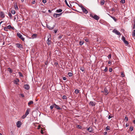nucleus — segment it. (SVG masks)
Returning <instances> with one entry per match:
<instances>
[{"instance_id":"1","label":"nucleus","mask_w":135,"mask_h":135,"mask_svg":"<svg viewBox=\"0 0 135 135\" xmlns=\"http://www.w3.org/2000/svg\"><path fill=\"white\" fill-rule=\"evenodd\" d=\"M109 87H107L104 88L103 91H102V92H103L105 95H107L109 93Z\"/></svg>"},{"instance_id":"2","label":"nucleus","mask_w":135,"mask_h":135,"mask_svg":"<svg viewBox=\"0 0 135 135\" xmlns=\"http://www.w3.org/2000/svg\"><path fill=\"white\" fill-rule=\"evenodd\" d=\"M51 36L50 35H48L47 37V43L48 45H50L51 43Z\"/></svg>"},{"instance_id":"3","label":"nucleus","mask_w":135,"mask_h":135,"mask_svg":"<svg viewBox=\"0 0 135 135\" xmlns=\"http://www.w3.org/2000/svg\"><path fill=\"white\" fill-rule=\"evenodd\" d=\"M90 17H91L92 18L96 20H98L99 19V17L95 15H93V14H90Z\"/></svg>"},{"instance_id":"4","label":"nucleus","mask_w":135,"mask_h":135,"mask_svg":"<svg viewBox=\"0 0 135 135\" xmlns=\"http://www.w3.org/2000/svg\"><path fill=\"white\" fill-rule=\"evenodd\" d=\"M17 36L23 41H24L25 38L23 37L22 35L20 33H17Z\"/></svg>"},{"instance_id":"5","label":"nucleus","mask_w":135,"mask_h":135,"mask_svg":"<svg viewBox=\"0 0 135 135\" xmlns=\"http://www.w3.org/2000/svg\"><path fill=\"white\" fill-rule=\"evenodd\" d=\"M84 13L86 14H87L88 13V11L82 6H81V7Z\"/></svg>"},{"instance_id":"6","label":"nucleus","mask_w":135,"mask_h":135,"mask_svg":"<svg viewBox=\"0 0 135 135\" xmlns=\"http://www.w3.org/2000/svg\"><path fill=\"white\" fill-rule=\"evenodd\" d=\"M112 32L118 35H121L120 33L115 29H114L113 30Z\"/></svg>"},{"instance_id":"7","label":"nucleus","mask_w":135,"mask_h":135,"mask_svg":"<svg viewBox=\"0 0 135 135\" xmlns=\"http://www.w3.org/2000/svg\"><path fill=\"white\" fill-rule=\"evenodd\" d=\"M122 40L123 41L125 44L128 45L129 44L128 42L125 40V38L124 36H123L122 37Z\"/></svg>"},{"instance_id":"8","label":"nucleus","mask_w":135,"mask_h":135,"mask_svg":"<svg viewBox=\"0 0 135 135\" xmlns=\"http://www.w3.org/2000/svg\"><path fill=\"white\" fill-rule=\"evenodd\" d=\"M62 13L59 14L54 13L53 14V16L55 18H57L60 16L62 15Z\"/></svg>"},{"instance_id":"9","label":"nucleus","mask_w":135,"mask_h":135,"mask_svg":"<svg viewBox=\"0 0 135 135\" xmlns=\"http://www.w3.org/2000/svg\"><path fill=\"white\" fill-rule=\"evenodd\" d=\"M16 45L17 47L19 49L23 48L22 45L20 44L17 43L16 44Z\"/></svg>"},{"instance_id":"10","label":"nucleus","mask_w":135,"mask_h":135,"mask_svg":"<svg viewBox=\"0 0 135 135\" xmlns=\"http://www.w3.org/2000/svg\"><path fill=\"white\" fill-rule=\"evenodd\" d=\"M54 107L57 109L58 110L62 109V108H60V107L58 105H56L55 104H54Z\"/></svg>"},{"instance_id":"11","label":"nucleus","mask_w":135,"mask_h":135,"mask_svg":"<svg viewBox=\"0 0 135 135\" xmlns=\"http://www.w3.org/2000/svg\"><path fill=\"white\" fill-rule=\"evenodd\" d=\"M89 105L90 106H95V102L93 101H90L89 103Z\"/></svg>"},{"instance_id":"12","label":"nucleus","mask_w":135,"mask_h":135,"mask_svg":"<svg viewBox=\"0 0 135 135\" xmlns=\"http://www.w3.org/2000/svg\"><path fill=\"white\" fill-rule=\"evenodd\" d=\"M30 87V86L28 84H26L24 86V88L26 90L29 89Z\"/></svg>"},{"instance_id":"13","label":"nucleus","mask_w":135,"mask_h":135,"mask_svg":"<svg viewBox=\"0 0 135 135\" xmlns=\"http://www.w3.org/2000/svg\"><path fill=\"white\" fill-rule=\"evenodd\" d=\"M17 126L18 128H19L21 127V122L20 121H18L16 123Z\"/></svg>"},{"instance_id":"14","label":"nucleus","mask_w":135,"mask_h":135,"mask_svg":"<svg viewBox=\"0 0 135 135\" xmlns=\"http://www.w3.org/2000/svg\"><path fill=\"white\" fill-rule=\"evenodd\" d=\"M0 15L1 17L3 18L5 17L4 13L3 12L1 11L0 12Z\"/></svg>"},{"instance_id":"15","label":"nucleus","mask_w":135,"mask_h":135,"mask_svg":"<svg viewBox=\"0 0 135 135\" xmlns=\"http://www.w3.org/2000/svg\"><path fill=\"white\" fill-rule=\"evenodd\" d=\"M47 28L50 30H51L54 28V26H51L50 25H47Z\"/></svg>"},{"instance_id":"16","label":"nucleus","mask_w":135,"mask_h":135,"mask_svg":"<svg viewBox=\"0 0 135 135\" xmlns=\"http://www.w3.org/2000/svg\"><path fill=\"white\" fill-rule=\"evenodd\" d=\"M19 81V80L18 79H17L16 80L13 81L14 83L16 84H18V82Z\"/></svg>"},{"instance_id":"17","label":"nucleus","mask_w":135,"mask_h":135,"mask_svg":"<svg viewBox=\"0 0 135 135\" xmlns=\"http://www.w3.org/2000/svg\"><path fill=\"white\" fill-rule=\"evenodd\" d=\"M108 15L110 17L112 18L116 22L117 21V19L115 17L112 16L109 14H108Z\"/></svg>"},{"instance_id":"18","label":"nucleus","mask_w":135,"mask_h":135,"mask_svg":"<svg viewBox=\"0 0 135 135\" xmlns=\"http://www.w3.org/2000/svg\"><path fill=\"white\" fill-rule=\"evenodd\" d=\"M87 130L88 131L90 132H92L93 131L92 128L90 127L87 128Z\"/></svg>"},{"instance_id":"19","label":"nucleus","mask_w":135,"mask_h":135,"mask_svg":"<svg viewBox=\"0 0 135 135\" xmlns=\"http://www.w3.org/2000/svg\"><path fill=\"white\" fill-rule=\"evenodd\" d=\"M30 110L28 109H27L26 112L25 113V114L27 116L29 114L30 112Z\"/></svg>"},{"instance_id":"20","label":"nucleus","mask_w":135,"mask_h":135,"mask_svg":"<svg viewBox=\"0 0 135 135\" xmlns=\"http://www.w3.org/2000/svg\"><path fill=\"white\" fill-rule=\"evenodd\" d=\"M62 10L61 9H57L56 11V12H58V13H60L62 12Z\"/></svg>"},{"instance_id":"21","label":"nucleus","mask_w":135,"mask_h":135,"mask_svg":"<svg viewBox=\"0 0 135 135\" xmlns=\"http://www.w3.org/2000/svg\"><path fill=\"white\" fill-rule=\"evenodd\" d=\"M8 71L10 73H12L13 72L12 70L10 68H8L7 69Z\"/></svg>"},{"instance_id":"22","label":"nucleus","mask_w":135,"mask_h":135,"mask_svg":"<svg viewBox=\"0 0 135 135\" xmlns=\"http://www.w3.org/2000/svg\"><path fill=\"white\" fill-rule=\"evenodd\" d=\"M105 1L104 0H102L100 2V4L101 5H103L104 4Z\"/></svg>"},{"instance_id":"23","label":"nucleus","mask_w":135,"mask_h":135,"mask_svg":"<svg viewBox=\"0 0 135 135\" xmlns=\"http://www.w3.org/2000/svg\"><path fill=\"white\" fill-rule=\"evenodd\" d=\"M37 35L36 34H34L32 36V37L33 38H36V37Z\"/></svg>"},{"instance_id":"24","label":"nucleus","mask_w":135,"mask_h":135,"mask_svg":"<svg viewBox=\"0 0 135 135\" xmlns=\"http://www.w3.org/2000/svg\"><path fill=\"white\" fill-rule=\"evenodd\" d=\"M33 102L32 101H30L28 103V105L30 106V105L31 104H33Z\"/></svg>"},{"instance_id":"25","label":"nucleus","mask_w":135,"mask_h":135,"mask_svg":"<svg viewBox=\"0 0 135 135\" xmlns=\"http://www.w3.org/2000/svg\"><path fill=\"white\" fill-rule=\"evenodd\" d=\"M84 43V41H80L79 44L80 45H82Z\"/></svg>"},{"instance_id":"26","label":"nucleus","mask_w":135,"mask_h":135,"mask_svg":"<svg viewBox=\"0 0 135 135\" xmlns=\"http://www.w3.org/2000/svg\"><path fill=\"white\" fill-rule=\"evenodd\" d=\"M84 39L85 40V41L86 42H88L89 41V40L88 38H86V37H84Z\"/></svg>"},{"instance_id":"27","label":"nucleus","mask_w":135,"mask_h":135,"mask_svg":"<svg viewBox=\"0 0 135 135\" xmlns=\"http://www.w3.org/2000/svg\"><path fill=\"white\" fill-rule=\"evenodd\" d=\"M132 35L133 37L135 36V30L133 31Z\"/></svg>"},{"instance_id":"28","label":"nucleus","mask_w":135,"mask_h":135,"mask_svg":"<svg viewBox=\"0 0 135 135\" xmlns=\"http://www.w3.org/2000/svg\"><path fill=\"white\" fill-rule=\"evenodd\" d=\"M18 73L19 74V75L20 76L22 77H23V74L20 72H19Z\"/></svg>"},{"instance_id":"29","label":"nucleus","mask_w":135,"mask_h":135,"mask_svg":"<svg viewBox=\"0 0 135 135\" xmlns=\"http://www.w3.org/2000/svg\"><path fill=\"white\" fill-rule=\"evenodd\" d=\"M68 75L69 76H71L73 75V74L71 73L70 72L68 73Z\"/></svg>"},{"instance_id":"30","label":"nucleus","mask_w":135,"mask_h":135,"mask_svg":"<svg viewBox=\"0 0 135 135\" xmlns=\"http://www.w3.org/2000/svg\"><path fill=\"white\" fill-rule=\"evenodd\" d=\"M125 2V0H121L120 1V2L122 4L124 3Z\"/></svg>"},{"instance_id":"31","label":"nucleus","mask_w":135,"mask_h":135,"mask_svg":"<svg viewBox=\"0 0 135 135\" xmlns=\"http://www.w3.org/2000/svg\"><path fill=\"white\" fill-rule=\"evenodd\" d=\"M12 28V26L10 25H9L8 26L7 28L8 29H11V28Z\"/></svg>"},{"instance_id":"32","label":"nucleus","mask_w":135,"mask_h":135,"mask_svg":"<svg viewBox=\"0 0 135 135\" xmlns=\"http://www.w3.org/2000/svg\"><path fill=\"white\" fill-rule=\"evenodd\" d=\"M11 13L13 14H15V13L16 12L15 11V10H12L11 11Z\"/></svg>"},{"instance_id":"33","label":"nucleus","mask_w":135,"mask_h":135,"mask_svg":"<svg viewBox=\"0 0 135 135\" xmlns=\"http://www.w3.org/2000/svg\"><path fill=\"white\" fill-rule=\"evenodd\" d=\"M106 131L109 130H110V127L109 126H107L106 128Z\"/></svg>"},{"instance_id":"34","label":"nucleus","mask_w":135,"mask_h":135,"mask_svg":"<svg viewBox=\"0 0 135 135\" xmlns=\"http://www.w3.org/2000/svg\"><path fill=\"white\" fill-rule=\"evenodd\" d=\"M62 98L63 99H66L67 97L66 95H63L62 97Z\"/></svg>"},{"instance_id":"35","label":"nucleus","mask_w":135,"mask_h":135,"mask_svg":"<svg viewBox=\"0 0 135 135\" xmlns=\"http://www.w3.org/2000/svg\"><path fill=\"white\" fill-rule=\"evenodd\" d=\"M75 92L76 94H78L79 92V90L78 89L75 90Z\"/></svg>"},{"instance_id":"36","label":"nucleus","mask_w":135,"mask_h":135,"mask_svg":"<svg viewBox=\"0 0 135 135\" xmlns=\"http://www.w3.org/2000/svg\"><path fill=\"white\" fill-rule=\"evenodd\" d=\"M14 7L16 9L18 10V7L17 5H14Z\"/></svg>"},{"instance_id":"37","label":"nucleus","mask_w":135,"mask_h":135,"mask_svg":"<svg viewBox=\"0 0 135 135\" xmlns=\"http://www.w3.org/2000/svg\"><path fill=\"white\" fill-rule=\"evenodd\" d=\"M8 16L10 18L12 17V15L10 13H8Z\"/></svg>"},{"instance_id":"38","label":"nucleus","mask_w":135,"mask_h":135,"mask_svg":"<svg viewBox=\"0 0 135 135\" xmlns=\"http://www.w3.org/2000/svg\"><path fill=\"white\" fill-rule=\"evenodd\" d=\"M54 104L53 105H51V106H50V109L51 110H52V109H53V108H54Z\"/></svg>"},{"instance_id":"39","label":"nucleus","mask_w":135,"mask_h":135,"mask_svg":"<svg viewBox=\"0 0 135 135\" xmlns=\"http://www.w3.org/2000/svg\"><path fill=\"white\" fill-rule=\"evenodd\" d=\"M65 3L66 4V5L68 6L69 7V4H68V2H67V0H65Z\"/></svg>"},{"instance_id":"40","label":"nucleus","mask_w":135,"mask_h":135,"mask_svg":"<svg viewBox=\"0 0 135 135\" xmlns=\"http://www.w3.org/2000/svg\"><path fill=\"white\" fill-rule=\"evenodd\" d=\"M130 129L131 131H132L133 130V127L132 126H131L130 127Z\"/></svg>"},{"instance_id":"41","label":"nucleus","mask_w":135,"mask_h":135,"mask_svg":"<svg viewBox=\"0 0 135 135\" xmlns=\"http://www.w3.org/2000/svg\"><path fill=\"white\" fill-rule=\"evenodd\" d=\"M108 68L107 67L105 68V69L104 70V71L105 72H106L108 70Z\"/></svg>"},{"instance_id":"42","label":"nucleus","mask_w":135,"mask_h":135,"mask_svg":"<svg viewBox=\"0 0 135 135\" xmlns=\"http://www.w3.org/2000/svg\"><path fill=\"white\" fill-rule=\"evenodd\" d=\"M133 21H134V24L133 25V28L135 29V19L133 20Z\"/></svg>"},{"instance_id":"43","label":"nucleus","mask_w":135,"mask_h":135,"mask_svg":"<svg viewBox=\"0 0 135 135\" xmlns=\"http://www.w3.org/2000/svg\"><path fill=\"white\" fill-rule=\"evenodd\" d=\"M26 116H27V115H26L25 114V115H23L22 116V118L23 119H24V118H25L26 117Z\"/></svg>"},{"instance_id":"44","label":"nucleus","mask_w":135,"mask_h":135,"mask_svg":"<svg viewBox=\"0 0 135 135\" xmlns=\"http://www.w3.org/2000/svg\"><path fill=\"white\" fill-rule=\"evenodd\" d=\"M121 75H122V77H124L125 76V75L122 72Z\"/></svg>"},{"instance_id":"45","label":"nucleus","mask_w":135,"mask_h":135,"mask_svg":"<svg viewBox=\"0 0 135 135\" xmlns=\"http://www.w3.org/2000/svg\"><path fill=\"white\" fill-rule=\"evenodd\" d=\"M108 58L109 59H111V55L110 54L108 56Z\"/></svg>"},{"instance_id":"46","label":"nucleus","mask_w":135,"mask_h":135,"mask_svg":"<svg viewBox=\"0 0 135 135\" xmlns=\"http://www.w3.org/2000/svg\"><path fill=\"white\" fill-rule=\"evenodd\" d=\"M125 120H126L127 121L128 120V118L126 116L125 117Z\"/></svg>"},{"instance_id":"47","label":"nucleus","mask_w":135,"mask_h":135,"mask_svg":"<svg viewBox=\"0 0 135 135\" xmlns=\"http://www.w3.org/2000/svg\"><path fill=\"white\" fill-rule=\"evenodd\" d=\"M77 128H79L81 129V127L80 126V125H78L77 126Z\"/></svg>"},{"instance_id":"48","label":"nucleus","mask_w":135,"mask_h":135,"mask_svg":"<svg viewBox=\"0 0 135 135\" xmlns=\"http://www.w3.org/2000/svg\"><path fill=\"white\" fill-rule=\"evenodd\" d=\"M42 2L44 3H45L46 2V0H42Z\"/></svg>"},{"instance_id":"49","label":"nucleus","mask_w":135,"mask_h":135,"mask_svg":"<svg viewBox=\"0 0 135 135\" xmlns=\"http://www.w3.org/2000/svg\"><path fill=\"white\" fill-rule=\"evenodd\" d=\"M20 95L22 97H25L24 95L22 94H21Z\"/></svg>"},{"instance_id":"50","label":"nucleus","mask_w":135,"mask_h":135,"mask_svg":"<svg viewBox=\"0 0 135 135\" xmlns=\"http://www.w3.org/2000/svg\"><path fill=\"white\" fill-rule=\"evenodd\" d=\"M112 71V68H110L109 69V71L110 72H111Z\"/></svg>"},{"instance_id":"51","label":"nucleus","mask_w":135,"mask_h":135,"mask_svg":"<svg viewBox=\"0 0 135 135\" xmlns=\"http://www.w3.org/2000/svg\"><path fill=\"white\" fill-rule=\"evenodd\" d=\"M62 37V36H59L58 37V39L59 40H60V39H61V38Z\"/></svg>"},{"instance_id":"52","label":"nucleus","mask_w":135,"mask_h":135,"mask_svg":"<svg viewBox=\"0 0 135 135\" xmlns=\"http://www.w3.org/2000/svg\"><path fill=\"white\" fill-rule=\"evenodd\" d=\"M66 77H64L63 78V79L64 80H66Z\"/></svg>"},{"instance_id":"53","label":"nucleus","mask_w":135,"mask_h":135,"mask_svg":"<svg viewBox=\"0 0 135 135\" xmlns=\"http://www.w3.org/2000/svg\"><path fill=\"white\" fill-rule=\"evenodd\" d=\"M80 70H81L82 71H84V70L83 68H81Z\"/></svg>"},{"instance_id":"54","label":"nucleus","mask_w":135,"mask_h":135,"mask_svg":"<svg viewBox=\"0 0 135 135\" xmlns=\"http://www.w3.org/2000/svg\"><path fill=\"white\" fill-rule=\"evenodd\" d=\"M57 30H54V32L55 33H56L57 31Z\"/></svg>"},{"instance_id":"55","label":"nucleus","mask_w":135,"mask_h":135,"mask_svg":"<svg viewBox=\"0 0 135 135\" xmlns=\"http://www.w3.org/2000/svg\"><path fill=\"white\" fill-rule=\"evenodd\" d=\"M36 3V1H33L32 2L33 4H35Z\"/></svg>"},{"instance_id":"56","label":"nucleus","mask_w":135,"mask_h":135,"mask_svg":"<svg viewBox=\"0 0 135 135\" xmlns=\"http://www.w3.org/2000/svg\"><path fill=\"white\" fill-rule=\"evenodd\" d=\"M7 27H4V30L5 31H7Z\"/></svg>"},{"instance_id":"57","label":"nucleus","mask_w":135,"mask_h":135,"mask_svg":"<svg viewBox=\"0 0 135 135\" xmlns=\"http://www.w3.org/2000/svg\"><path fill=\"white\" fill-rule=\"evenodd\" d=\"M111 61L110 60H109V61L108 62V64H111Z\"/></svg>"},{"instance_id":"58","label":"nucleus","mask_w":135,"mask_h":135,"mask_svg":"<svg viewBox=\"0 0 135 135\" xmlns=\"http://www.w3.org/2000/svg\"><path fill=\"white\" fill-rule=\"evenodd\" d=\"M112 117L110 116V115H109V116H108V118L109 119H110V118Z\"/></svg>"},{"instance_id":"59","label":"nucleus","mask_w":135,"mask_h":135,"mask_svg":"<svg viewBox=\"0 0 135 135\" xmlns=\"http://www.w3.org/2000/svg\"><path fill=\"white\" fill-rule=\"evenodd\" d=\"M41 133L42 134H43L44 133L43 132V130L42 129L41 130Z\"/></svg>"},{"instance_id":"60","label":"nucleus","mask_w":135,"mask_h":135,"mask_svg":"<svg viewBox=\"0 0 135 135\" xmlns=\"http://www.w3.org/2000/svg\"><path fill=\"white\" fill-rule=\"evenodd\" d=\"M104 134L105 135L107 134V132H104Z\"/></svg>"},{"instance_id":"61","label":"nucleus","mask_w":135,"mask_h":135,"mask_svg":"<svg viewBox=\"0 0 135 135\" xmlns=\"http://www.w3.org/2000/svg\"><path fill=\"white\" fill-rule=\"evenodd\" d=\"M129 124H126V127H127L129 126Z\"/></svg>"},{"instance_id":"62","label":"nucleus","mask_w":135,"mask_h":135,"mask_svg":"<svg viewBox=\"0 0 135 135\" xmlns=\"http://www.w3.org/2000/svg\"><path fill=\"white\" fill-rule=\"evenodd\" d=\"M11 29H12L13 30H14L15 29L14 27H12V28H11Z\"/></svg>"},{"instance_id":"63","label":"nucleus","mask_w":135,"mask_h":135,"mask_svg":"<svg viewBox=\"0 0 135 135\" xmlns=\"http://www.w3.org/2000/svg\"><path fill=\"white\" fill-rule=\"evenodd\" d=\"M48 11L49 13H51V11L50 10H48Z\"/></svg>"},{"instance_id":"64","label":"nucleus","mask_w":135,"mask_h":135,"mask_svg":"<svg viewBox=\"0 0 135 135\" xmlns=\"http://www.w3.org/2000/svg\"><path fill=\"white\" fill-rule=\"evenodd\" d=\"M133 123L135 124V120H134L133 121Z\"/></svg>"}]
</instances>
